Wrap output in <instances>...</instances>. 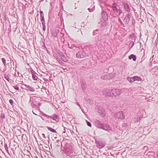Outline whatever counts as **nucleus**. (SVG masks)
Segmentation results:
<instances>
[{
    "instance_id": "nucleus-1",
    "label": "nucleus",
    "mask_w": 158,
    "mask_h": 158,
    "mask_svg": "<svg viewBox=\"0 0 158 158\" xmlns=\"http://www.w3.org/2000/svg\"><path fill=\"white\" fill-rule=\"evenodd\" d=\"M61 149L67 156H72L73 154L74 149L70 144L64 140L61 143Z\"/></svg>"
},
{
    "instance_id": "nucleus-2",
    "label": "nucleus",
    "mask_w": 158,
    "mask_h": 158,
    "mask_svg": "<svg viewBox=\"0 0 158 158\" xmlns=\"http://www.w3.org/2000/svg\"><path fill=\"white\" fill-rule=\"evenodd\" d=\"M94 124L95 127L97 128L102 129L110 133L113 131L112 128L109 125L106 124H104L98 119L95 120L94 122Z\"/></svg>"
},
{
    "instance_id": "nucleus-3",
    "label": "nucleus",
    "mask_w": 158,
    "mask_h": 158,
    "mask_svg": "<svg viewBox=\"0 0 158 158\" xmlns=\"http://www.w3.org/2000/svg\"><path fill=\"white\" fill-rule=\"evenodd\" d=\"M114 117L116 119L123 120L125 118V116L123 114V112L122 111H120L114 114Z\"/></svg>"
},
{
    "instance_id": "nucleus-4",
    "label": "nucleus",
    "mask_w": 158,
    "mask_h": 158,
    "mask_svg": "<svg viewBox=\"0 0 158 158\" xmlns=\"http://www.w3.org/2000/svg\"><path fill=\"white\" fill-rule=\"evenodd\" d=\"M95 143L96 146L99 149L103 148L106 145L105 142L101 140H96Z\"/></svg>"
},
{
    "instance_id": "nucleus-5",
    "label": "nucleus",
    "mask_w": 158,
    "mask_h": 158,
    "mask_svg": "<svg viewBox=\"0 0 158 158\" xmlns=\"http://www.w3.org/2000/svg\"><path fill=\"white\" fill-rule=\"evenodd\" d=\"M122 92V90L120 89H112L113 97H117L120 95Z\"/></svg>"
},
{
    "instance_id": "nucleus-6",
    "label": "nucleus",
    "mask_w": 158,
    "mask_h": 158,
    "mask_svg": "<svg viewBox=\"0 0 158 158\" xmlns=\"http://www.w3.org/2000/svg\"><path fill=\"white\" fill-rule=\"evenodd\" d=\"M103 95L106 96L113 97L112 89H108L102 91Z\"/></svg>"
},
{
    "instance_id": "nucleus-7",
    "label": "nucleus",
    "mask_w": 158,
    "mask_h": 158,
    "mask_svg": "<svg viewBox=\"0 0 158 158\" xmlns=\"http://www.w3.org/2000/svg\"><path fill=\"white\" fill-rule=\"evenodd\" d=\"M127 79L130 82H133L136 81H141L142 80L140 77L138 76H135L132 77H128Z\"/></svg>"
},
{
    "instance_id": "nucleus-8",
    "label": "nucleus",
    "mask_w": 158,
    "mask_h": 158,
    "mask_svg": "<svg viewBox=\"0 0 158 158\" xmlns=\"http://www.w3.org/2000/svg\"><path fill=\"white\" fill-rule=\"evenodd\" d=\"M86 53L83 50L79 51L76 54V57L79 58H84L86 56Z\"/></svg>"
},
{
    "instance_id": "nucleus-9",
    "label": "nucleus",
    "mask_w": 158,
    "mask_h": 158,
    "mask_svg": "<svg viewBox=\"0 0 158 158\" xmlns=\"http://www.w3.org/2000/svg\"><path fill=\"white\" fill-rule=\"evenodd\" d=\"M30 72L32 75V79L34 81H37L38 79L37 77L38 74L32 69H31Z\"/></svg>"
},
{
    "instance_id": "nucleus-10",
    "label": "nucleus",
    "mask_w": 158,
    "mask_h": 158,
    "mask_svg": "<svg viewBox=\"0 0 158 158\" xmlns=\"http://www.w3.org/2000/svg\"><path fill=\"white\" fill-rule=\"evenodd\" d=\"M106 20H101L100 22L98 23V24L100 25L101 29L102 30L105 29L107 23Z\"/></svg>"
},
{
    "instance_id": "nucleus-11",
    "label": "nucleus",
    "mask_w": 158,
    "mask_h": 158,
    "mask_svg": "<svg viewBox=\"0 0 158 158\" xmlns=\"http://www.w3.org/2000/svg\"><path fill=\"white\" fill-rule=\"evenodd\" d=\"M113 77V75L111 74H109L101 77V79L104 80H110Z\"/></svg>"
},
{
    "instance_id": "nucleus-12",
    "label": "nucleus",
    "mask_w": 158,
    "mask_h": 158,
    "mask_svg": "<svg viewBox=\"0 0 158 158\" xmlns=\"http://www.w3.org/2000/svg\"><path fill=\"white\" fill-rule=\"evenodd\" d=\"M80 83H81V86L83 90L84 91L86 89L87 87L86 83V81L83 79L80 80Z\"/></svg>"
},
{
    "instance_id": "nucleus-13",
    "label": "nucleus",
    "mask_w": 158,
    "mask_h": 158,
    "mask_svg": "<svg viewBox=\"0 0 158 158\" xmlns=\"http://www.w3.org/2000/svg\"><path fill=\"white\" fill-rule=\"evenodd\" d=\"M24 85L25 86V89L27 91H29L31 92H33L35 91V89L34 87L29 85L25 84Z\"/></svg>"
},
{
    "instance_id": "nucleus-14",
    "label": "nucleus",
    "mask_w": 158,
    "mask_h": 158,
    "mask_svg": "<svg viewBox=\"0 0 158 158\" xmlns=\"http://www.w3.org/2000/svg\"><path fill=\"white\" fill-rule=\"evenodd\" d=\"M131 17V15L128 13L127 14L123 20V22L125 24H127L130 20V18Z\"/></svg>"
},
{
    "instance_id": "nucleus-15",
    "label": "nucleus",
    "mask_w": 158,
    "mask_h": 158,
    "mask_svg": "<svg viewBox=\"0 0 158 158\" xmlns=\"http://www.w3.org/2000/svg\"><path fill=\"white\" fill-rule=\"evenodd\" d=\"M58 56L64 62H66L67 60L66 56L62 52L58 53Z\"/></svg>"
},
{
    "instance_id": "nucleus-16",
    "label": "nucleus",
    "mask_w": 158,
    "mask_h": 158,
    "mask_svg": "<svg viewBox=\"0 0 158 158\" xmlns=\"http://www.w3.org/2000/svg\"><path fill=\"white\" fill-rule=\"evenodd\" d=\"M102 20L107 21L108 19V17L107 13L105 10H102Z\"/></svg>"
},
{
    "instance_id": "nucleus-17",
    "label": "nucleus",
    "mask_w": 158,
    "mask_h": 158,
    "mask_svg": "<svg viewBox=\"0 0 158 158\" xmlns=\"http://www.w3.org/2000/svg\"><path fill=\"white\" fill-rule=\"evenodd\" d=\"M29 101L31 102V106L32 107H33L35 105H37V102L35 100H34L33 98H30Z\"/></svg>"
},
{
    "instance_id": "nucleus-18",
    "label": "nucleus",
    "mask_w": 158,
    "mask_h": 158,
    "mask_svg": "<svg viewBox=\"0 0 158 158\" xmlns=\"http://www.w3.org/2000/svg\"><path fill=\"white\" fill-rule=\"evenodd\" d=\"M101 31L100 30H99L98 29H96L93 31L92 35L93 36H97L99 34H101Z\"/></svg>"
},
{
    "instance_id": "nucleus-19",
    "label": "nucleus",
    "mask_w": 158,
    "mask_h": 158,
    "mask_svg": "<svg viewBox=\"0 0 158 158\" xmlns=\"http://www.w3.org/2000/svg\"><path fill=\"white\" fill-rule=\"evenodd\" d=\"M57 31L55 29H53L51 31V33L53 36L56 37L57 36Z\"/></svg>"
},
{
    "instance_id": "nucleus-20",
    "label": "nucleus",
    "mask_w": 158,
    "mask_h": 158,
    "mask_svg": "<svg viewBox=\"0 0 158 158\" xmlns=\"http://www.w3.org/2000/svg\"><path fill=\"white\" fill-rule=\"evenodd\" d=\"M53 120L56 122H58L59 120V117L58 115L56 114H53Z\"/></svg>"
},
{
    "instance_id": "nucleus-21",
    "label": "nucleus",
    "mask_w": 158,
    "mask_h": 158,
    "mask_svg": "<svg viewBox=\"0 0 158 158\" xmlns=\"http://www.w3.org/2000/svg\"><path fill=\"white\" fill-rule=\"evenodd\" d=\"M147 22L150 26H152L154 24V22L152 19L148 18L147 19Z\"/></svg>"
},
{
    "instance_id": "nucleus-22",
    "label": "nucleus",
    "mask_w": 158,
    "mask_h": 158,
    "mask_svg": "<svg viewBox=\"0 0 158 158\" xmlns=\"http://www.w3.org/2000/svg\"><path fill=\"white\" fill-rule=\"evenodd\" d=\"M129 59L131 60L132 59L133 61H135L136 60V56L134 54H131L128 57Z\"/></svg>"
},
{
    "instance_id": "nucleus-23",
    "label": "nucleus",
    "mask_w": 158,
    "mask_h": 158,
    "mask_svg": "<svg viewBox=\"0 0 158 158\" xmlns=\"http://www.w3.org/2000/svg\"><path fill=\"white\" fill-rule=\"evenodd\" d=\"M97 36V37H96L95 38V40L97 42H98L101 40L102 35L101 34H99Z\"/></svg>"
},
{
    "instance_id": "nucleus-24",
    "label": "nucleus",
    "mask_w": 158,
    "mask_h": 158,
    "mask_svg": "<svg viewBox=\"0 0 158 158\" xmlns=\"http://www.w3.org/2000/svg\"><path fill=\"white\" fill-rule=\"evenodd\" d=\"M47 128L48 130L51 132L53 133H56V130H55L54 129L49 127H47Z\"/></svg>"
},
{
    "instance_id": "nucleus-25",
    "label": "nucleus",
    "mask_w": 158,
    "mask_h": 158,
    "mask_svg": "<svg viewBox=\"0 0 158 158\" xmlns=\"http://www.w3.org/2000/svg\"><path fill=\"white\" fill-rule=\"evenodd\" d=\"M124 8L125 10H129V6L126 3L124 4Z\"/></svg>"
},
{
    "instance_id": "nucleus-26",
    "label": "nucleus",
    "mask_w": 158,
    "mask_h": 158,
    "mask_svg": "<svg viewBox=\"0 0 158 158\" xmlns=\"http://www.w3.org/2000/svg\"><path fill=\"white\" fill-rule=\"evenodd\" d=\"M6 14L4 12H3V13L1 14L0 15V18L2 17V18H3V17H4V19H6Z\"/></svg>"
},
{
    "instance_id": "nucleus-27",
    "label": "nucleus",
    "mask_w": 158,
    "mask_h": 158,
    "mask_svg": "<svg viewBox=\"0 0 158 158\" xmlns=\"http://www.w3.org/2000/svg\"><path fill=\"white\" fill-rule=\"evenodd\" d=\"M134 42L133 41H131L129 46H128V48H129V49H131V48H132V47H133V46H134Z\"/></svg>"
},
{
    "instance_id": "nucleus-28",
    "label": "nucleus",
    "mask_w": 158,
    "mask_h": 158,
    "mask_svg": "<svg viewBox=\"0 0 158 158\" xmlns=\"http://www.w3.org/2000/svg\"><path fill=\"white\" fill-rule=\"evenodd\" d=\"M4 147L5 149V150L7 152L9 153V150H8V147L7 145V144L6 143H5L4 145Z\"/></svg>"
},
{
    "instance_id": "nucleus-29",
    "label": "nucleus",
    "mask_w": 158,
    "mask_h": 158,
    "mask_svg": "<svg viewBox=\"0 0 158 158\" xmlns=\"http://www.w3.org/2000/svg\"><path fill=\"white\" fill-rule=\"evenodd\" d=\"M1 59L3 64L5 66H6V59L4 58H2Z\"/></svg>"
},
{
    "instance_id": "nucleus-30",
    "label": "nucleus",
    "mask_w": 158,
    "mask_h": 158,
    "mask_svg": "<svg viewBox=\"0 0 158 158\" xmlns=\"http://www.w3.org/2000/svg\"><path fill=\"white\" fill-rule=\"evenodd\" d=\"M1 117L2 119H5V116L4 114L2 113L1 114Z\"/></svg>"
},
{
    "instance_id": "nucleus-31",
    "label": "nucleus",
    "mask_w": 158,
    "mask_h": 158,
    "mask_svg": "<svg viewBox=\"0 0 158 158\" xmlns=\"http://www.w3.org/2000/svg\"><path fill=\"white\" fill-rule=\"evenodd\" d=\"M86 124H87V126H89L90 127H91V126H92L91 124L89 122V121H88L87 120H86Z\"/></svg>"
},
{
    "instance_id": "nucleus-32",
    "label": "nucleus",
    "mask_w": 158,
    "mask_h": 158,
    "mask_svg": "<svg viewBox=\"0 0 158 158\" xmlns=\"http://www.w3.org/2000/svg\"><path fill=\"white\" fill-rule=\"evenodd\" d=\"M4 78L6 80L8 81H9L10 79L8 75L4 76Z\"/></svg>"
},
{
    "instance_id": "nucleus-33",
    "label": "nucleus",
    "mask_w": 158,
    "mask_h": 158,
    "mask_svg": "<svg viewBox=\"0 0 158 158\" xmlns=\"http://www.w3.org/2000/svg\"><path fill=\"white\" fill-rule=\"evenodd\" d=\"M33 108H35L36 110H39L40 109L39 107L37 105H35L34 106L32 107Z\"/></svg>"
},
{
    "instance_id": "nucleus-34",
    "label": "nucleus",
    "mask_w": 158,
    "mask_h": 158,
    "mask_svg": "<svg viewBox=\"0 0 158 158\" xmlns=\"http://www.w3.org/2000/svg\"><path fill=\"white\" fill-rule=\"evenodd\" d=\"M40 17V20H41V22L42 23V22L43 23L45 22L44 17Z\"/></svg>"
},
{
    "instance_id": "nucleus-35",
    "label": "nucleus",
    "mask_w": 158,
    "mask_h": 158,
    "mask_svg": "<svg viewBox=\"0 0 158 158\" xmlns=\"http://www.w3.org/2000/svg\"><path fill=\"white\" fill-rule=\"evenodd\" d=\"M40 17H44V14L42 10H40Z\"/></svg>"
},
{
    "instance_id": "nucleus-36",
    "label": "nucleus",
    "mask_w": 158,
    "mask_h": 158,
    "mask_svg": "<svg viewBox=\"0 0 158 158\" xmlns=\"http://www.w3.org/2000/svg\"><path fill=\"white\" fill-rule=\"evenodd\" d=\"M135 36V34H132L130 35L129 36V39H131L133 37Z\"/></svg>"
},
{
    "instance_id": "nucleus-37",
    "label": "nucleus",
    "mask_w": 158,
    "mask_h": 158,
    "mask_svg": "<svg viewBox=\"0 0 158 158\" xmlns=\"http://www.w3.org/2000/svg\"><path fill=\"white\" fill-rule=\"evenodd\" d=\"M13 87L15 89L17 90H19V87L17 85L13 86Z\"/></svg>"
},
{
    "instance_id": "nucleus-38",
    "label": "nucleus",
    "mask_w": 158,
    "mask_h": 158,
    "mask_svg": "<svg viewBox=\"0 0 158 158\" xmlns=\"http://www.w3.org/2000/svg\"><path fill=\"white\" fill-rule=\"evenodd\" d=\"M127 126V123H124L122 124V126L123 127H126Z\"/></svg>"
},
{
    "instance_id": "nucleus-39",
    "label": "nucleus",
    "mask_w": 158,
    "mask_h": 158,
    "mask_svg": "<svg viewBox=\"0 0 158 158\" xmlns=\"http://www.w3.org/2000/svg\"><path fill=\"white\" fill-rule=\"evenodd\" d=\"M57 60L58 61L59 63L61 64V65H63L64 64V63L61 60H59V59Z\"/></svg>"
},
{
    "instance_id": "nucleus-40",
    "label": "nucleus",
    "mask_w": 158,
    "mask_h": 158,
    "mask_svg": "<svg viewBox=\"0 0 158 158\" xmlns=\"http://www.w3.org/2000/svg\"><path fill=\"white\" fill-rule=\"evenodd\" d=\"M9 102L10 103V104L12 105V106L13 104V101L12 100L10 99L9 100Z\"/></svg>"
},
{
    "instance_id": "nucleus-41",
    "label": "nucleus",
    "mask_w": 158,
    "mask_h": 158,
    "mask_svg": "<svg viewBox=\"0 0 158 158\" xmlns=\"http://www.w3.org/2000/svg\"><path fill=\"white\" fill-rule=\"evenodd\" d=\"M42 47H43L44 49V48L45 49H46V48H47L46 47L45 45V44L44 42H43V45H42Z\"/></svg>"
},
{
    "instance_id": "nucleus-42",
    "label": "nucleus",
    "mask_w": 158,
    "mask_h": 158,
    "mask_svg": "<svg viewBox=\"0 0 158 158\" xmlns=\"http://www.w3.org/2000/svg\"><path fill=\"white\" fill-rule=\"evenodd\" d=\"M20 78V80L21 81L23 80V76L21 74H20V75L19 76Z\"/></svg>"
},
{
    "instance_id": "nucleus-43",
    "label": "nucleus",
    "mask_w": 158,
    "mask_h": 158,
    "mask_svg": "<svg viewBox=\"0 0 158 158\" xmlns=\"http://www.w3.org/2000/svg\"><path fill=\"white\" fill-rule=\"evenodd\" d=\"M67 129L66 128L64 127V131L62 133V134H64L66 133V129Z\"/></svg>"
},
{
    "instance_id": "nucleus-44",
    "label": "nucleus",
    "mask_w": 158,
    "mask_h": 158,
    "mask_svg": "<svg viewBox=\"0 0 158 158\" xmlns=\"http://www.w3.org/2000/svg\"><path fill=\"white\" fill-rule=\"evenodd\" d=\"M144 53L143 56H142V57L141 58V62H142V61H143V60H144L145 58L144 57Z\"/></svg>"
},
{
    "instance_id": "nucleus-45",
    "label": "nucleus",
    "mask_w": 158,
    "mask_h": 158,
    "mask_svg": "<svg viewBox=\"0 0 158 158\" xmlns=\"http://www.w3.org/2000/svg\"><path fill=\"white\" fill-rule=\"evenodd\" d=\"M41 103L37 102V105H38V106L39 107L41 106Z\"/></svg>"
},
{
    "instance_id": "nucleus-46",
    "label": "nucleus",
    "mask_w": 158,
    "mask_h": 158,
    "mask_svg": "<svg viewBox=\"0 0 158 158\" xmlns=\"http://www.w3.org/2000/svg\"><path fill=\"white\" fill-rule=\"evenodd\" d=\"M42 24L43 27L46 26L45 22H43V23L42 22Z\"/></svg>"
},
{
    "instance_id": "nucleus-47",
    "label": "nucleus",
    "mask_w": 158,
    "mask_h": 158,
    "mask_svg": "<svg viewBox=\"0 0 158 158\" xmlns=\"http://www.w3.org/2000/svg\"><path fill=\"white\" fill-rule=\"evenodd\" d=\"M41 115L42 116H45V115H46V114H44V113L43 112H42L41 114Z\"/></svg>"
},
{
    "instance_id": "nucleus-48",
    "label": "nucleus",
    "mask_w": 158,
    "mask_h": 158,
    "mask_svg": "<svg viewBox=\"0 0 158 158\" xmlns=\"http://www.w3.org/2000/svg\"><path fill=\"white\" fill-rule=\"evenodd\" d=\"M45 117H46L48 119H49V116L47 114H46Z\"/></svg>"
},
{
    "instance_id": "nucleus-49",
    "label": "nucleus",
    "mask_w": 158,
    "mask_h": 158,
    "mask_svg": "<svg viewBox=\"0 0 158 158\" xmlns=\"http://www.w3.org/2000/svg\"><path fill=\"white\" fill-rule=\"evenodd\" d=\"M43 29L44 31H45L46 29V26L43 27Z\"/></svg>"
},
{
    "instance_id": "nucleus-50",
    "label": "nucleus",
    "mask_w": 158,
    "mask_h": 158,
    "mask_svg": "<svg viewBox=\"0 0 158 158\" xmlns=\"http://www.w3.org/2000/svg\"><path fill=\"white\" fill-rule=\"evenodd\" d=\"M49 118L51 119H52L53 120V114L52 116H49Z\"/></svg>"
},
{
    "instance_id": "nucleus-51",
    "label": "nucleus",
    "mask_w": 158,
    "mask_h": 158,
    "mask_svg": "<svg viewBox=\"0 0 158 158\" xmlns=\"http://www.w3.org/2000/svg\"><path fill=\"white\" fill-rule=\"evenodd\" d=\"M117 12L118 11V12L119 13V14H120L122 12L121 10H115Z\"/></svg>"
},
{
    "instance_id": "nucleus-52",
    "label": "nucleus",
    "mask_w": 158,
    "mask_h": 158,
    "mask_svg": "<svg viewBox=\"0 0 158 158\" xmlns=\"http://www.w3.org/2000/svg\"><path fill=\"white\" fill-rule=\"evenodd\" d=\"M42 136L44 138H46V137L45 136V134L44 133H43L42 134Z\"/></svg>"
},
{
    "instance_id": "nucleus-53",
    "label": "nucleus",
    "mask_w": 158,
    "mask_h": 158,
    "mask_svg": "<svg viewBox=\"0 0 158 158\" xmlns=\"http://www.w3.org/2000/svg\"><path fill=\"white\" fill-rule=\"evenodd\" d=\"M45 50H46V51H47V52L49 54V51L47 49V48H46V49H45Z\"/></svg>"
},
{
    "instance_id": "nucleus-54",
    "label": "nucleus",
    "mask_w": 158,
    "mask_h": 158,
    "mask_svg": "<svg viewBox=\"0 0 158 158\" xmlns=\"http://www.w3.org/2000/svg\"><path fill=\"white\" fill-rule=\"evenodd\" d=\"M17 73H18V76L19 77L20 76L19 75H20V73L19 72H17Z\"/></svg>"
},
{
    "instance_id": "nucleus-55",
    "label": "nucleus",
    "mask_w": 158,
    "mask_h": 158,
    "mask_svg": "<svg viewBox=\"0 0 158 158\" xmlns=\"http://www.w3.org/2000/svg\"><path fill=\"white\" fill-rule=\"evenodd\" d=\"M115 4H113V7H114V8H116V7L115 6Z\"/></svg>"
},
{
    "instance_id": "nucleus-56",
    "label": "nucleus",
    "mask_w": 158,
    "mask_h": 158,
    "mask_svg": "<svg viewBox=\"0 0 158 158\" xmlns=\"http://www.w3.org/2000/svg\"><path fill=\"white\" fill-rule=\"evenodd\" d=\"M32 112L33 114H35V115H36V114L35 113H34V111L33 110H32Z\"/></svg>"
},
{
    "instance_id": "nucleus-57",
    "label": "nucleus",
    "mask_w": 158,
    "mask_h": 158,
    "mask_svg": "<svg viewBox=\"0 0 158 158\" xmlns=\"http://www.w3.org/2000/svg\"><path fill=\"white\" fill-rule=\"evenodd\" d=\"M46 122H48V123H49L50 122H49V121L48 120H47L46 121Z\"/></svg>"
},
{
    "instance_id": "nucleus-58",
    "label": "nucleus",
    "mask_w": 158,
    "mask_h": 158,
    "mask_svg": "<svg viewBox=\"0 0 158 158\" xmlns=\"http://www.w3.org/2000/svg\"><path fill=\"white\" fill-rule=\"evenodd\" d=\"M143 22V20H142V19H141V22H140V23H142V22Z\"/></svg>"
},
{
    "instance_id": "nucleus-59",
    "label": "nucleus",
    "mask_w": 158,
    "mask_h": 158,
    "mask_svg": "<svg viewBox=\"0 0 158 158\" xmlns=\"http://www.w3.org/2000/svg\"><path fill=\"white\" fill-rule=\"evenodd\" d=\"M77 105L78 106H79V104L78 103H77Z\"/></svg>"
},
{
    "instance_id": "nucleus-60",
    "label": "nucleus",
    "mask_w": 158,
    "mask_h": 158,
    "mask_svg": "<svg viewBox=\"0 0 158 158\" xmlns=\"http://www.w3.org/2000/svg\"><path fill=\"white\" fill-rule=\"evenodd\" d=\"M116 10H118L117 8H116Z\"/></svg>"
},
{
    "instance_id": "nucleus-61",
    "label": "nucleus",
    "mask_w": 158,
    "mask_h": 158,
    "mask_svg": "<svg viewBox=\"0 0 158 158\" xmlns=\"http://www.w3.org/2000/svg\"><path fill=\"white\" fill-rule=\"evenodd\" d=\"M88 10H90V9H89V8H88Z\"/></svg>"
},
{
    "instance_id": "nucleus-62",
    "label": "nucleus",
    "mask_w": 158,
    "mask_h": 158,
    "mask_svg": "<svg viewBox=\"0 0 158 158\" xmlns=\"http://www.w3.org/2000/svg\"><path fill=\"white\" fill-rule=\"evenodd\" d=\"M89 11L90 12H91V10H89Z\"/></svg>"
},
{
    "instance_id": "nucleus-63",
    "label": "nucleus",
    "mask_w": 158,
    "mask_h": 158,
    "mask_svg": "<svg viewBox=\"0 0 158 158\" xmlns=\"http://www.w3.org/2000/svg\"><path fill=\"white\" fill-rule=\"evenodd\" d=\"M33 11H34V10H32V12L33 13Z\"/></svg>"
},
{
    "instance_id": "nucleus-64",
    "label": "nucleus",
    "mask_w": 158,
    "mask_h": 158,
    "mask_svg": "<svg viewBox=\"0 0 158 158\" xmlns=\"http://www.w3.org/2000/svg\"><path fill=\"white\" fill-rule=\"evenodd\" d=\"M56 138H57L56 137L55 138V139H56Z\"/></svg>"
}]
</instances>
